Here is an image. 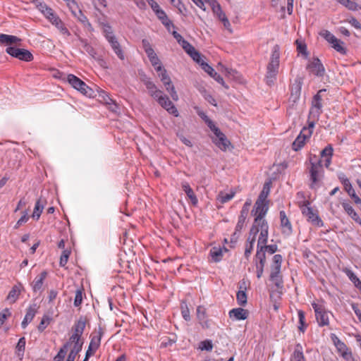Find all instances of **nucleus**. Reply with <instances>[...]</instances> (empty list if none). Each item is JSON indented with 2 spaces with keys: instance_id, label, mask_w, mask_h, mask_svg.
<instances>
[{
  "instance_id": "obj_1",
  "label": "nucleus",
  "mask_w": 361,
  "mask_h": 361,
  "mask_svg": "<svg viewBox=\"0 0 361 361\" xmlns=\"http://www.w3.org/2000/svg\"><path fill=\"white\" fill-rule=\"evenodd\" d=\"M280 48L276 44L274 46L271 51L270 61L267 65V72L266 75V81L269 85L274 84L279 68Z\"/></svg>"
},
{
  "instance_id": "obj_2",
  "label": "nucleus",
  "mask_w": 361,
  "mask_h": 361,
  "mask_svg": "<svg viewBox=\"0 0 361 361\" xmlns=\"http://www.w3.org/2000/svg\"><path fill=\"white\" fill-rule=\"evenodd\" d=\"M305 198L303 192H298L297 193L298 204L301 209V212L304 216H305L308 221H311L313 224L318 226H322L323 222L319 217L317 214L313 211V209L309 207L310 202L308 200L300 201V199Z\"/></svg>"
},
{
  "instance_id": "obj_3",
  "label": "nucleus",
  "mask_w": 361,
  "mask_h": 361,
  "mask_svg": "<svg viewBox=\"0 0 361 361\" xmlns=\"http://www.w3.org/2000/svg\"><path fill=\"white\" fill-rule=\"evenodd\" d=\"M268 231L269 226L267 221H261L259 223V225H256V224L253 223L250 231V234L254 236L256 240L257 233L259 232L260 233L257 241V247H259V246L264 244H267L268 240Z\"/></svg>"
},
{
  "instance_id": "obj_4",
  "label": "nucleus",
  "mask_w": 361,
  "mask_h": 361,
  "mask_svg": "<svg viewBox=\"0 0 361 361\" xmlns=\"http://www.w3.org/2000/svg\"><path fill=\"white\" fill-rule=\"evenodd\" d=\"M331 338L336 348L337 353L345 361H355L352 355L351 350L334 334H331Z\"/></svg>"
},
{
  "instance_id": "obj_5",
  "label": "nucleus",
  "mask_w": 361,
  "mask_h": 361,
  "mask_svg": "<svg viewBox=\"0 0 361 361\" xmlns=\"http://www.w3.org/2000/svg\"><path fill=\"white\" fill-rule=\"evenodd\" d=\"M321 162V161H319L317 163H311V167L310 169L311 188H314L318 186L323 176L324 171Z\"/></svg>"
},
{
  "instance_id": "obj_6",
  "label": "nucleus",
  "mask_w": 361,
  "mask_h": 361,
  "mask_svg": "<svg viewBox=\"0 0 361 361\" xmlns=\"http://www.w3.org/2000/svg\"><path fill=\"white\" fill-rule=\"evenodd\" d=\"M269 209L268 202L256 201L255 203L252 214L255 216L254 222L259 225L261 221H266L264 219Z\"/></svg>"
},
{
  "instance_id": "obj_7",
  "label": "nucleus",
  "mask_w": 361,
  "mask_h": 361,
  "mask_svg": "<svg viewBox=\"0 0 361 361\" xmlns=\"http://www.w3.org/2000/svg\"><path fill=\"white\" fill-rule=\"evenodd\" d=\"M6 52L10 56L19 60L25 61H31L33 60V56L31 52L27 49L17 48L14 47H8Z\"/></svg>"
},
{
  "instance_id": "obj_8",
  "label": "nucleus",
  "mask_w": 361,
  "mask_h": 361,
  "mask_svg": "<svg viewBox=\"0 0 361 361\" xmlns=\"http://www.w3.org/2000/svg\"><path fill=\"white\" fill-rule=\"evenodd\" d=\"M68 83L75 90L80 91L85 95H91L92 89L90 88L82 80L74 75L70 74L67 76Z\"/></svg>"
},
{
  "instance_id": "obj_9",
  "label": "nucleus",
  "mask_w": 361,
  "mask_h": 361,
  "mask_svg": "<svg viewBox=\"0 0 361 361\" xmlns=\"http://www.w3.org/2000/svg\"><path fill=\"white\" fill-rule=\"evenodd\" d=\"M315 312L316 319L319 326H326L329 324V314L323 305L317 303L312 304Z\"/></svg>"
},
{
  "instance_id": "obj_10",
  "label": "nucleus",
  "mask_w": 361,
  "mask_h": 361,
  "mask_svg": "<svg viewBox=\"0 0 361 361\" xmlns=\"http://www.w3.org/2000/svg\"><path fill=\"white\" fill-rule=\"evenodd\" d=\"M159 77L160 78L161 82L166 87V90L171 94V98L177 101L178 99V94L175 90L174 86L173 85L170 77L168 75L166 71L164 70L161 73L159 74Z\"/></svg>"
},
{
  "instance_id": "obj_11",
  "label": "nucleus",
  "mask_w": 361,
  "mask_h": 361,
  "mask_svg": "<svg viewBox=\"0 0 361 361\" xmlns=\"http://www.w3.org/2000/svg\"><path fill=\"white\" fill-rule=\"evenodd\" d=\"M311 135L312 130L310 128H303L299 135L295 139V151L302 149L309 140Z\"/></svg>"
},
{
  "instance_id": "obj_12",
  "label": "nucleus",
  "mask_w": 361,
  "mask_h": 361,
  "mask_svg": "<svg viewBox=\"0 0 361 361\" xmlns=\"http://www.w3.org/2000/svg\"><path fill=\"white\" fill-rule=\"evenodd\" d=\"M83 342L81 339H75L74 341H72V338L70 337L68 342H66L62 348H65V353H67L68 349H70L69 355H76L79 352L81 351L82 347Z\"/></svg>"
},
{
  "instance_id": "obj_13",
  "label": "nucleus",
  "mask_w": 361,
  "mask_h": 361,
  "mask_svg": "<svg viewBox=\"0 0 361 361\" xmlns=\"http://www.w3.org/2000/svg\"><path fill=\"white\" fill-rule=\"evenodd\" d=\"M307 68L314 75L322 77L325 73V68L318 58H314L307 66Z\"/></svg>"
},
{
  "instance_id": "obj_14",
  "label": "nucleus",
  "mask_w": 361,
  "mask_h": 361,
  "mask_svg": "<svg viewBox=\"0 0 361 361\" xmlns=\"http://www.w3.org/2000/svg\"><path fill=\"white\" fill-rule=\"evenodd\" d=\"M326 92V90L322 89L318 91L316 95L313 97L312 107L310 111L311 114L319 116L322 112V94Z\"/></svg>"
},
{
  "instance_id": "obj_15",
  "label": "nucleus",
  "mask_w": 361,
  "mask_h": 361,
  "mask_svg": "<svg viewBox=\"0 0 361 361\" xmlns=\"http://www.w3.org/2000/svg\"><path fill=\"white\" fill-rule=\"evenodd\" d=\"M252 201L251 200H247V201L245 202L241 212L240 214L238 217V221L236 225V231H240L244 226V224L245 222V219L247 216L250 207L251 206Z\"/></svg>"
},
{
  "instance_id": "obj_16",
  "label": "nucleus",
  "mask_w": 361,
  "mask_h": 361,
  "mask_svg": "<svg viewBox=\"0 0 361 361\" xmlns=\"http://www.w3.org/2000/svg\"><path fill=\"white\" fill-rule=\"evenodd\" d=\"M201 67L207 73H208L212 78H213L217 82L222 85L226 89L228 88V87L225 84L223 78L220 75H219L214 71V69L212 66H210L208 63H207L205 62H202Z\"/></svg>"
},
{
  "instance_id": "obj_17",
  "label": "nucleus",
  "mask_w": 361,
  "mask_h": 361,
  "mask_svg": "<svg viewBox=\"0 0 361 361\" xmlns=\"http://www.w3.org/2000/svg\"><path fill=\"white\" fill-rule=\"evenodd\" d=\"M281 229L284 235H290L292 233V224L284 211L280 212Z\"/></svg>"
},
{
  "instance_id": "obj_18",
  "label": "nucleus",
  "mask_w": 361,
  "mask_h": 361,
  "mask_svg": "<svg viewBox=\"0 0 361 361\" xmlns=\"http://www.w3.org/2000/svg\"><path fill=\"white\" fill-rule=\"evenodd\" d=\"M86 324V319L83 317H80L75 324L73 326L74 333L71 336L72 338V341H74L75 339H81V336L83 334L85 327Z\"/></svg>"
},
{
  "instance_id": "obj_19",
  "label": "nucleus",
  "mask_w": 361,
  "mask_h": 361,
  "mask_svg": "<svg viewBox=\"0 0 361 361\" xmlns=\"http://www.w3.org/2000/svg\"><path fill=\"white\" fill-rule=\"evenodd\" d=\"M216 132L217 133L215 135L216 138L214 140V142L221 150L226 151L231 144L230 141L220 130H216Z\"/></svg>"
},
{
  "instance_id": "obj_20",
  "label": "nucleus",
  "mask_w": 361,
  "mask_h": 361,
  "mask_svg": "<svg viewBox=\"0 0 361 361\" xmlns=\"http://www.w3.org/2000/svg\"><path fill=\"white\" fill-rule=\"evenodd\" d=\"M21 41V39L16 36L0 34V44H4L8 47H14L20 45Z\"/></svg>"
},
{
  "instance_id": "obj_21",
  "label": "nucleus",
  "mask_w": 361,
  "mask_h": 361,
  "mask_svg": "<svg viewBox=\"0 0 361 361\" xmlns=\"http://www.w3.org/2000/svg\"><path fill=\"white\" fill-rule=\"evenodd\" d=\"M108 42L111 46V48L114 51L115 54L118 56V57L123 60L124 59V54L123 53V51L121 48L119 42L117 41L116 37L114 35H107V39Z\"/></svg>"
},
{
  "instance_id": "obj_22",
  "label": "nucleus",
  "mask_w": 361,
  "mask_h": 361,
  "mask_svg": "<svg viewBox=\"0 0 361 361\" xmlns=\"http://www.w3.org/2000/svg\"><path fill=\"white\" fill-rule=\"evenodd\" d=\"M159 104L169 114L173 115L176 117L178 116V111L177 109L167 96H165L164 98L161 99V101H159Z\"/></svg>"
},
{
  "instance_id": "obj_23",
  "label": "nucleus",
  "mask_w": 361,
  "mask_h": 361,
  "mask_svg": "<svg viewBox=\"0 0 361 361\" xmlns=\"http://www.w3.org/2000/svg\"><path fill=\"white\" fill-rule=\"evenodd\" d=\"M249 312L247 310L243 308H234L229 312L231 318H234L236 320H244L247 318Z\"/></svg>"
},
{
  "instance_id": "obj_24",
  "label": "nucleus",
  "mask_w": 361,
  "mask_h": 361,
  "mask_svg": "<svg viewBox=\"0 0 361 361\" xmlns=\"http://www.w3.org/2000/svg\"><path fill=\"white\" fill-rule=\"evenodd\" d=\"M295 44H296L298 56L307 59L310 56V51L307 50V44L299 39L295 41Z\"/></svg>"
},
{
  "instance_id": "obj_25",
  "label": "nucleus",
  "mask_w": 361,
  "mask_h": 361,
  "mask_svg": "<svg viewBox=\"0 0 361 361\" xmlns=\"http://www.w3.org/2000/svg\"><path fill=\"white\" fill-rule=\"evenodd\" d=\"M37 307L36 305H31L27 308L25 318L21 323V326L23 329H25L33 319L37 312Z\"/></svg>"
},
{
  "instance_id": "obj_26",
  "label": "nucleus",
  "mask_w": 361,
  "mask_h": 361,
  "mask_svg": "<svg viewBox=\"0 0 361 361\" xmlns=\"http://www.w3.org/2000/svg\"><path fill=\"white\" fill-rule=\"evenodd\" d=\"M102 335L103 331L100 328L97 332H94L91 335V341L89 345L90 348H94L95 350L98 349L100 345Z\"/></svg>"
},
{
  "instance_id": "obj_27",
  "label": "nucleus",
  "mask_w": 361,
  "mask_h": 361,
  "mask_svg": "<svg viewBox=\"0 0 361 361\" xmlns=\"http://www.w3.org/2000/svg\"><path fill=\"white\" fill-rule=\"evenodd\" d=\"M47 271H44L40 273V274H39L37 276H36V278L34 279L32 283V290L34 292H38L41 290L44 283V281L47 277Z\"/></svg>"
},
{
  "instance_id": "obj_28",
  "label": "nucleus",
  "mask_w": 361,
  "mask_h": 361,
  "mask_svg": "<svg viewBox=\"0 0 361 361\" xmlns=\"http://www.w3.org/2000/svg\"><path fill=\"white\" fill-rule=\"evenodd\" d=\"M343 185H344L345 191L354 200V202L356 204L361 203L360 198L356 195L355 191L353 189V188L348 179L346 178L343 180Z\"/></svg>"
},
{
  "instance_id": "obj_29",
  "label": "nucleus",
  "mask_w": 361,
  "mask_h": 361,
  "mask_svg": "<svg viewBox=\"0 0 361 361\" xmlns=\"http://www.w3.org/2000/svg\"><path fill=\"white\" fill-rule=\"evenodd\" d=\"M182 188L183 191L185 192L190 200L191 201L192 204L193 205L197 204V198L196 195H195L192 189L190 188L188 183L184 181L181 183Z\"/></svg>"
},
{
  "instance_id": "obj_30",
  "label": "nucleus",
  "mask_w": 361,
  "mask_h": 361,
  "mask_svg": "<svg viewBox=\"0 0 361 361\" xmlns=\"http://www.w3.org/2000/svg\"><path fill=\"white\" fill-rule=\"evenodd\" d=\"M255 243V239L254 236L250 235L249 233V236L247 238V242L245 243V257L246 259H249L254 247V245Z\"/></svg>"
},
{
  "instance_id": "obj_31",
  "label": "nucleus",
  "mask_w": 361,
  "mask_h": 361,
  "mask_svg": "<svg viewBox=\"0 0 361 361\" xmlns=\"http://www.w3.org/2000/svg\"><path fill=\"white\" fill-rule=\"evenodd\" d=\"M20 284L19 286H17V285L14 286L12 288V289L10 290V292L7 296V300H9L11 302H15L16 301V300L18 299V295L20 292Z\"/></svg>"
},
{
  "instance_id": "obj_32",
  "label": "nucleus",
  "mask_w": 361,
  "mask_h": 361,
  "mask_svg": "<svg viewBox=\"0 0 361 361\" xmlns=\"http://www.w3.org/2000/svg\"><path fill=\"white\" fill-rule=\"evenodd\" d=\"M343 207L346 213L350 216L355 221L361 222L360 218L351 205L348 203H344L343 204Z\"/></svg>"
},
{
  "instance_id": "obj_33",
  "label": "nucleus",
  "mask_w": 361,
  "mask_h": 361,
  "mask_svg": "<svg viewBox=\"0 0 361 361\" xmlns=\"http://www.w3.org/2000/svg\"><path fill=\"white\" fill-rule=\"evenodd\" d=\"M266 261V257L264 252H262V248L257 250L255 255V265L264 267Z\"/></svg>"
},
{
  "instance_id": "obj_34",
  "label": "nucleus",
  "mask_w": 361,
  "mask_h": 361,
  "mask_svg": "<svg viewBox=\"0 0 361 361\" xmlns=\"http://www.w3.org/2000/svg\"><path fill=\"white\" fill-rule=\"evenodd\" d=\"M79 40L84 51L90 54L92 57L95 58L96 51L94 49L90 44H89L86 40L81 38H80Z\"/></svg>"
},
{
  "instance_id": "obj_35",
  "label": "nucleus",
  "mask_w": 361,
  "mask_h": 361,
  "mask_svg": "<svg viewBox=\"0 0 361 361\" xmlns=\"http://www.w3.org/2000/svg\"><path fill=\"white\" fill-rule=\"evenodd\" d=\"M223 251L220 247H214L210 250V255L215 262L221 259Z\"/></svg>"
},
{
  "instance_id": "obj_36",
  "label": "nucleus",
  "mask_w": 361,
  "mask_h": 361,
  "mask_svg": "<svg viewBox=\"0 0 361 361\" xmlns=\"http://www.w3.org/2000/svg\"><path fill=\"white\" fill-rule=\"evenodd\" d=\"M42 200L39 199L35 204V209L32 213V217L34 219H36L37 220L39 219L43 209H44V204L41 203Z\"/></svg>"
},
{
  "instance_id": "obj_37",
  "label": "nucleus",
  "mask_w": 361,
  "mask_h": 361,
  "mask_svg": "<svg viewBox=\"0 0 361 361\" xmlns=\"http://www.w3.org/2000/svg\"><path fill=\"white\" fill-rule=\"evenodd\" d=\"M157 17L161 20L162 23L166 26L167 27H169L171 25H172V23L170 21V20L168 18L166 13L161 10L159 9L157 12H155Z\"/></svg>"
},
{
  "instance_id": "obj_38",
  "label": "nucleus",
  "mask_w": 361,
  "mask_h": 361,
  "mask_svg": "<svg viewBox=\"0 0 361 361\" xmlns=\"http://www.w3.org/2000/svg\"><path fill=\"white\" fill-rule=\"evenodd\" d=\"M235 193L231 192V193H225L223 192H221L219 193L217 196V200L222 204H224L229 200H231L234 197Z\"/></svg>"
},
{
  "instance_id": "obj_39",
  "label": "nucleus",
  "mask_w": 361,
  "mask_h": 361,
  "mask_svg": "<svg viewBox=\"0 0 361 361\" xmlns=\"http://www.w3.org/2000/svg\"><path fill=\"white\" fill-rule=\"evenodd\" d=\"M341 5L351 11H356L358 8V5L351 0H337Z\"/></svg>"
},
{
  "instance_id": "obj_40",
  "label": "nucleus",
  "mask_w": 361,
  "mask_h": 361,
  "mask_svg": "<svg viewBox=\"0 0 361 361\" xmlns=\"http://www.w3.org/2000/svg\"><path fill=\"white\" fill-rule=\"evenodd\" d=\"M37 7L39 11H41L44 16L49 17V16H51V13L54 12L53 10L48 7L44 3H39L37 5Z\"/></svg>"
},
{
  "instance_id": "obj_41",
  "label": "nucleus",
  "mask_w": 361,
  "mask_h": 361,
  "mask_svg": "<svg viewBox=\"0 0 361 361\" xmlns=\"http://www.w3.org/2000/svg\"><path fill=\"white\" fill-rule=\"evenodd\" d=\"M25 348V338L24 337H22L19 339L17 345H16V350L18 352V356H23L24 351Z\"/></svg>"
},
{
  "instance_id": "obj_42",
  "label": "nucleus",
  "mask_w": 361,
  "mask_h": 361,
  "mask_svg": "<svg viewBox=\"0 0 361 361\" xmlns=\"http://www.w3.org/2000/svg\"><path fill=\"white\" fill-rule=\"evenodd\" d=\"M75 16L78 18V19L85 26H87L88 28H92V25L88 21L87 17L82 13L80 10L78 11V13H74L73 11Z\"/></svg>"
},
{
  "instance_id": "obj_43",
  "label": "nucleus",
  "mask_w": 361,
  "mask_h": 361,
  "mask_svg": "<svg viewBox=\"0 0 361 361\" xmlns=\"http://www.w3.org/2000/svg\"><path fill=\"white\" fill-rule=\"evenodd\" d=\"M181 314L185 320H190V310L185 302H182L180 304Z\"/></svg>"
},
{
  "instance_id": "obj_44",
  "label": "nucleus",
  "mask_w": 361,
  "mask_h": 361,
  "mask_svg": "<svg viewBox=\"0 0 361 361\" xmlns=\"http://www.w3.org/2000/svg\"><path fill=\"white\" fill-rule=\"evenodd\" d=\"M143 82L145 85L147 89L148 90L149 94L151 95L154 92H156L159 89H157L156 85L151 80L148 79L143 80Z\"/></svg>"
},
{
  "instance_id": "obj_45",
  "label": "nucleus",
  "mask_w": 361,
  "mask_h": 361,
  "mask_svg": "<svg viewBox=\"0 0 361 361\" xmlns=\"http://www.w3.org/2000/svg\"><path fill=\"white\" fill-rule=\"evenodd\" d=\"M302 350V348L300 344L295 347V361H305Z\"/></svg>"
},
{
  "instance_id": "obj_46",
  "label": "nucleus",
  "mask_w": 361,
  "mask_h": 361,
  "mask_svg": "<svg viewBox=\"0 0 361 361\" xmlns=\"http://www.w3.org/2000/svg\"><path fill=\"white\" fill-rule=\"evenodd\" d=\"M236 298L238 305L243 306L247 303V295L244 290H240L237 293Z\"/></svg>"
},
{
  "instance_id": "obj_47",
  "label": "nucleus",
  "mask_w": 361,
  "mask_h": 361,
  "mask_svg": "<svg viewBox=\"0 0 361 361\" xmlns=\"http://www.w3.org/2000/svg\"><path fill=\"white\" fill-rule=\"evenodd\" d=\"M70 255H71V250H63V251L62 252V254L61 255V257H60L59 264L61 267H63L66 266V264L68 262Z\"/></svg>"
},
{
  "instance_id": "obj_48",
  "label": "nucleus",
  "mask_w": 361,
  "mask_h": 361,
  "mask_svg": "<svg viewBox=\"0 0 361 361\" xmlns=\"http://www.w3.org/2000/svg\"><path fill=\"white\" fill-rule=\"evenodd\" d=\"M298 319H299V326H298L299 331L304 332L306 329V324L305 322V314L304 312L301 310L298 311Z\"/></svg>"
},
{
  "instance_id": "obj_49",
  "label": "nucleus",
  "mask_w": 361,
  "mask_h": 361,
  "mask_svg": "<svg viewBox=\"0 0 361 361\" xmlns=\"http://www.w3.org/2000/svg\"><path fill=\"white\" fill-rule=\"evenodd\" d=\"M199 348L202 350L211 351L213 348V344L210 340H205L200 342Z\"/></svg>"
},
{
  "instance_id": "obj_50",
  "label": "nucleus",
  "mask_w": 361,
  "mask_h": 361,
  "mask_svg": "<svg viewBox=\"0 0 361 361\" xmlns=\"http://www.w3.org/2000/svg\"><path fill=\"white\" fill-rule=\"evenodd\" d=\"M270 281H271L276 286L277 290L282 288V279L281 275H270Z\"/></svg>"
},
{
  "instance_id": "obj_51",
  "label": "nucleus",
  "mask_w": 361,
  "mask_h": 361,
  "mask_svg": "<svg viewBox=\"0 0 361 361\" xmlns=\"http://www.w3.org/2000/svg\"><path fill=\"white\" fill-rule=\"evenodd\" d=\"M261 247L262 248V252H267L270 255L274 254L277 250V246L276 245H267V244H264V245L259 246V249ZM257 249H259V247H257Z\"/></svg>"
},
{
  "instance_id": "obj_52",
  "label": "nucleus",
  "mask_w": 361,
  "mask_h": 361,
  "mask_svg": "<svg viewBox=\"0 0 361 361\" xmlns=\"http://www.w3.org/2000/svg\"><path fill=\"white\" fill-rule=\"evenodd\" d=\"M82 302V290L78 289L75 292V299H74V305L75 307H79Z\"/></svg>"
},
{
  "instance_id": "obj_53",
  "label": "nucleus",
  "mask_w": 361,
  "mask_h": 361,
  "mask_svg": "<svg viewBox=\"0 0 361 361\" xmlns=\"http://www.w3.org/2000/svg\"><path fill=\"white\" fill-rule=\"evenodd\" d=\"M180 44L182 46L183 49L185 51L187 54L189 55L195 49V47L191 45L188 41L183 40Z\"/></svg>"
},
{
  "instance_id": "obj_54",
  "label": "nucleus",
  "mask_w": 361,
  "mask_h": 361,
  "mask_svg": "<svg viewBox=\"0 0 361 361\" xmlns=\"http://www.w3.org/2000/svg\"><path fill=\"white\" fill-rule=\"evenodd\" d=\"M11 313L10 310L7 308L4 309L1 312H0V326H1L6 319L11 316Z\"/></svg>"
},
{
  "instance_id": "obj_55",
  "label": "nucleus",
  "mask_w": 361,
  "mask_h": 361,
  "mask_svg": "<svg viewBox=\"0 0 361 361\" xmlns=\"http://www.w3.org/2000/svg\"><path fill=\"white\" fill-rule=\"evenodd\" d=\"M47 18L56 27L62 23L61 20L54 12L51 13V16L47 17Z\"/></svg>"
},
{
  "instance_id": "obj_56",
  "label": "nucleus",
  "mask_w": 361,
  "mask_h": 361,
  "mask_svg": "<svg viewBox=\"0 0 361 361\" xmlns=\"http://www.w3.org/2000/svg\"><path fill=\"white\" fill-rule=\"evenodd\" d=\"M333 155V147H331V145H328L326 146L321 152V156L322 157H332Z\"/></svg>"
},
{
  "instance_id": "obj_57",
  "label": "nucleus",
  "mask_w": 361,
  "mask_h": 361,
  "mask_svg": "<svg viewBox=\"0 0 361 361\" xmlns=\"http://www.w3.org/2000/svg\"><path fill=\"white\" fill-rule=\"evenodd\" d=\"M217 68L219 71L225 73L226 74L228 75H233V73H235V71L233 69H229L226 67H225L221 63H219L218 64Z\"/></svg>"
},
{
  "instance_id": "obj_58",
  "label": "nucleus",
  "mask_w": 361,
  "mask_h": 361,
  "mask_svg": "<svg viewBox=\"0 0 361 361\" xmlns=\"http://www.w3.org/2000/svg\"><path fill=\"white\" fill-rule=\"evenodd\" d=\"M49 318L47 316H44L42 319V320L37 327L38 330L39 331H43L45 329V328L47 327V326L49 324Z\"/></svg>"
},
{
  "instance_id": "obj_59",
  "label": "nucleus",
  "mask_w": 361,
  "mask_h": 361,
  "mask_svg": "<svg viewBox=\"0 0 361 361\" xmlns=\"http://www.w3.org/2000/svg\"><path fill=\"white\" fill-rule=\"evenodd\" d=\"M190 56L192 57V59L196 61L197 63H199L200 66H201V63L202 62H204L202 59V56H201V54L197 51H196L195 49L191 53V54H190Z\"/></svg>"
},
{
  "instance_id": "obj_60",
  "label": "nucleus",
  "mask_w": 361,
  "mask_h": 361,
  "mask_svg": "<svg viewBox=\"0 0 361 361\" xmlns=\"http://www.w3.org/2000/svg\"><path fill=\"white\" fill-rule=\"evenodd\" d=\"M322 36L330 43L336 42V37L332 35L330 32L325 30L322 34Z\"/></svg>"
},
{
  "instance_id": "obj_61",
  "label": "nucleus",
  "mask_w": 361,
  "mask_h": 361,
  "mask_svg": "<svg viewBox=\"0 0 361 361\" xmlns=\"http://www.w3.org/2000/svg\"><path fill=\"white\" fill-rule=\"evenodd\" d=\"M65 348H61L57 355L54 357V361H62L66 355Z\"/></svg>"
},
{
  "instance_id": "obj_62",
  "label": "nucleus",
  "mask_w": 361,
  "mask_h": 361,
  "mask_svg": "<svg viewBox=\"0 0 361 361\" xmlns=\"http://www.w3.org/2000/svg\"><path fill=\"white\" fill-rule=\"evenodd\" d=\"M56 27L62 35H66V36H69L71 35L70 32L66 28V27L64 25L63 22L61 23V25H59Z\"/></svg>"
},
{
  "instance_id": "obj_63",
  "label": "nucleus",
  "mask_w": 361,
  "mask_h": 361,
  "mask_svg": "<svg viewBox=\"0 0 361 361\" xmlns=\"http://www.w3.org/2000/svg\"><path fill=\"white\" fill-rule=\"evenodd\" d=\"M197 317L200 320H202L205 317V310L202 306H198L197 308Z\"/></svg>"
},
{
  "instance_id": "obj_64",
  "label": "nucleus",
  "mask_w": 361,
  "mask_h": 361,
  "mask_svg": "<svg viewBox=\"0 0 361 361\" xmlns=\"http://www.w3.org/2000/svg\"><path fill=\"white\" fill-rule=\"evenodd\" d=\"M345 273L348 276V278L350 279V281L353 283H356L357 281H358V278L356 276V275L350 269H346L345 270Z\"/></svg>"
}]
</instances>
